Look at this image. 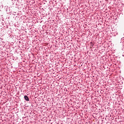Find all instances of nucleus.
<instances>
[{
	"label": "nucleus",
	"instance_id": "nucleus-1",
	"mask_svg": "<svg viewBox=\"0 0 124 124\" xmlns=\"http://www.w3.org/2000/svg\"><path fill=\"white\" fill-rule=\"evenodd\" d=\"M24 98H25V100L29 101V98L27 95H25L24 96Z\"/></svg>",
	"mask_w": 124,
	"mask_h": 124
}]
</instances>
